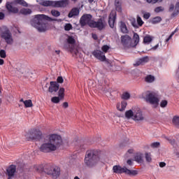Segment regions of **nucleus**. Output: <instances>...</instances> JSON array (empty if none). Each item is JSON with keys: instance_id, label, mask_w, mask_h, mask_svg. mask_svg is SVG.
Masks as SVG:
<instances>
[{"instance_id": "f3484780", "label": "nucleus", "mask_w": 179, "mask_h": 179, "mask_svg": "<svg viewBox=\"0 0 179 179\" xmlns=\"http://www.w3.org/2000/svg\"><path fill=\"white\" fill-rule=\"evenodd\" d=\"M7 175L8 176V179L12 178L15 176L16 173V165L12 164L8 166L6 169Z\"/></svg>"}, {"instance_id": "2f4dec72", "label": "nucleus", "mask_w": 179, "mask_h": 179, "mask_svg": "<svg viewBox=\"0 0 179 179\" xmlns=\"http://www.w3.org/2000/svg\"><path fill=\"white\" fill-rule=\"evenodd\" d=\"M121 99L122 100H129V99H131V94L128 92H124L121 95Z\"/></svg>"}, {"instance_id": "473e14b6", "label": "nucleus", "mask_w": 179, "mask_h": 179, "mask_svg": "<svg viewBox=\"0 0 179 179\" xmlns=\"http://www.w3.org/2000/svg\"><path fill=\"white\" fill-rule=\"evenodd\" d=\"M15 2L18 5L24 6L25 8H27V6H29V4H27V2H26L24 0H15Z\"/></svg>"}, {"instance_id": "4468645a", "label": "nucleus", "mask_w": 179, "mask_h": 179, "mask_svg": "<svg viewBox=\"0 0 179 179\" xmlns=\"http://www.w3.org/2000/svg\"><path fill=\"white\" fill-rule=\"evenodd\" d=\"M116 20H117V13L114 11L110 12L108 17V24L110 29H114V24H115Z\"/></svg>"}, {"instance_id": "a878e982", "label": "nucleus", "mask_w": 179, "mask_h": 179, "mask_svg": "<svg viewBox=\"0 0 179 179\" xmlns=\"http://www.w3.org/2000/svg\"><path fill=\"white\" fill-rule=\"evenodd\" d=\"M33 11H31V9L30 8H22L20 10V13H21V15H24L25 16H27V15H31V13Z\"/></svg>"}, {"instance_id": "5701e85b", "label": "nucleus", "mask_w": 179, "mask_h": 179, "mask_svg": "<svg viewBox=\"0 0 179 179\" xmlns=\"http://www.w3.org/2000/svg\"><path fill=\"white\" fill-rule=\"evenodd\" d=\"M138 171L137 170H131V169H128L126 167L125 171H124V174H126V176H134L135 177V176H138Z\"/></svg>"}, {"instance_id": "a211bd4d", "label": "nucleus", "mask_w": 179, "mask_h": 179, "mask_svg": "<svg viewBox=\"0 0 179 179\" xmlns=\"http://www.w3.org/2000/svg\"><path fill=\"white\" fill-rule=\"evenodd\" d=\"M127 167H122L120 165H115L113 167V173H115V174H123L125 173V170Z\"/></svg>"}, {"instance_id": "72a5a7b5", "label": "nucleus", "mask_w": 179, "mask_h": 179, "mask_svg": "<svg viewBox=\"0 0 179 179\" xmlns=\"http://www.w3.org/2000/svg\"><path fill=\"white\" fill-rule=\"evenodd\" d=\"M24 104L25 108L33 107V102L31 101V99H28L24 101Z\"/></svg>"}, {"instance_id": "393cba45", "label": "nucleus", "mask_w": 179, "mask_h": 179, "mask_svg": "<svg viewBox=\"0 0 179 179\" xmlns=\"http://www.w3.org/2000/svg\"><path fill=\"white\" fill-rule=\"evenodd\" d=\"M115 6L117 12L121 13L122 12V7L121 6V3L120 0H115Z\"/></svg>"}, {"instance_id": "f257e3e1", "label": "nucleus", "mask_w": 179, "mask_h": 179, "mask_svg": "<svg viewBox=\"0 0 179 179\" xmlns=\"http://www.w3.org/2000/svg\"><path fill=\"white\" fill-rule=\"evenodd\" d=\"M48 142L42 144L40 147L41 152L43 153H50V152H55L57 148L62 145V137L58 134H50L48 136Z\"/></svg>"}, {"instance_id": "0e129e2a", "label": "nucleus", "mask_w": 179, "mask_h": 179, "mask_svg": "<svg viewBox=\"0 0 179 179\" xmlns=\"http://www.w3.org/2000/svg\"><path fill=\"white\" fill-rule=\"evenodd\" d=\"M5 61L3 59H0V65H3Z\"/></svg>"}, {"instance_id": "79ce46f5", "label": "nucleus", "mask_w": 179, "mask_h": 179, "mask_svg": "<svg viewBox=\"0 0 179 179\" xmlns=\"http://www.w3.org/2000/svg\"><path fill=\"white\" fill-rule=\"evenodd\" d=\"M150 146L152 149H157V148L160 147V142H154L151 143Z\"/></svg>"}, {"instance_id": "b1692460", "label": "nucleus", "mask_w": 179, "mask_h": 179, "mask_svg": "<svg viewBox=\"0 0 179 179\" xmlns=\"http://www.w3.org/2000/svg\"><path fill=\"white\" fill-rule=\"evenodd\" d=\"M120 30L124 34H127V33H129L127 24L122 21L120 22Z\"/></svg>"}, {"instance_id": "2eb2a0df", "label": "nucleus", "mask_w": 179, "mask_h": 179, "mask_svg": "<svg viewBox=\"0 0 179 179\" xmlns=\"http://www.w3.org/2000/svg\"><path fill=\"white\" fill-rule=\"evenodd\" d=\"M50 85L48 88L49 93H57L59 90V84L57 83V81H50Z\"/></svg>"}, {"instance_id": "0eeeda50", "label": "nucleus", "mask_w": 179, "mask_h": 179, "mask_svg": "<svg viewBox=\"0 0 179 179\" xmlns=\"http://www.w3.org/2000/svg\"><path fill=\"white\" fill-rule=\"evenodd\" d=\"M145 99L147 103H150V104H152L156 106H159V97L157 96V94L155 92L147 91Z\"/></svg>"}, {"instance_id": "a19ab883", "label": "nucleus", "mask_w": 179, "mask_h": 179, "mask_svg": "<svg viewBox=\"0 0 179 179\" xmlns=\"http://www.w3.org/2000/svg\"><path fill=\"white\" fill-rule=\"evenodd\" d=\"M152 37L150 36H145L143 38V43L144 44H149V43H152Z\"/></svg>"}, {"instance_id": "e2e57ef3", "label": "nucleus", "mask_w": 179, "mask_h": 179, "mask_svg": "<svg viewBox=\"0 0 179 179\" xmlns=\"http://www.w3.org/2000/svg\"><path fill=\"white\" fill-rule=\"evenodd\" d=\"M127 153H129V155L134 154V149H129V150H128Z\"/></svg>"}, {"instance_id": "de8ad7c7", "label": "nucleus", "mask_w": 179, "mask_h": 179, "mask_svg": "<svg viewBox=\"0 0 179 179\" xmlns=\"http://www.w3.org/2000/svg\"><path fill=\"white\" fill-rule=\"evenodd\" d=\"M0 57L6 58V51H5V50H0Z\"/></svg>"}, {"instance_id": "774afa93", "label": "nucleus", "mask_w": 179, "mask_h": 179, "mask_svg": "<svg viewBox=\"0 0 179 179\" xmlns=\"http://www.w3.org/2000/svg\"><path fill=\"white\" fill-rule=\"evenodd\" d=\"M176 155L177 157H179V152H177L176 153Z\"/></svg>"}, {"instance_id": "aec40b11", "label": "nucleus", "mask_w": 179, "mask_h": 179, "mask_svg": "<svg viewBox=\"0 0 179 179\" xmlns=\"http://www.w3.org/2000/svg\"><path fill=\"white\" fill-rule=\"evenodd\" d=\"M127 106H128V103L126 102V101H122L121 103H117L116 108L118 110V111H125Z\"/></svg>"}, {"instance_id": "6e6552de", "label": "nucleus", "mask_w": 179, "mask_h": 179, "mask_svg": "<svg viewBox=\"0 0 179 179\" xmlns=\"http://www.w3.org/2000/svg\"><path fill=\"white\" fill-rule=\"evenodd\" d=\"M107 26V22H106V18L104 17H102L99 19H98L97 21H93L91 24V29H97V30H99V31H101V30H104L106 29V27Z\"/></svg>"}, {"instance_id": "cd10ccee", "label": "nucleus", "mask_w": 179, "mask_h": 179, "mask_svg": "<svg viewBox=\"0 0 179 179\" xmlns=\"http://www.w3.org/2000/svg\"><path fill=\"white\" fill-rule=\"evenodd\" d=\"M67 43L68 44H71L73 45V44H76V40L75 39V36H69L67 38Z\"/></svg>"}, {"instance_id": "4d7b16f0", "label": "nucleus", "mask_w": 179, "mask_h": 179, "mask_svg": "<svg viewBox=\"0 0 179 179\" xmlns=\"http://www.w3.org/2000/svg\"><path fill=\"white\" fill-rule=\"evenodd\" d=\"M92 38L94 39V40H99V37L97 36V34H92Z\"/></svg>"}, {"instance_id": "e433bc0d", "label": "nucleus", "mask_w": 179, "mask_h": 179, "mask_svg": "<svg viewBox=\"0 0 179 179\" xmlns=\"http://www.w3.org/2000/svg\"><path fill=\"white\" fill-rule=\"evenodd\" d=\"M145 160L148 163H152V154L150 152H145Z\"/></svg>"}, {"instance_id": "7c9ffc66", "label": "nucleus", "mask_w": 179, "mask_h": 179, "mask_svg": "<svg viewBox=\"0 0 179 179\" xmlns=\"http://www.w3.org/2000/svg\"><path fill=\"white\" fill-rule=\"evenodd\" d=\"M58 96L60 99H64V97H65V88H59L58 91Z\"/></svg>"}, {"instance_id": "39448f33", "label": "nucleus", "mask_w": 179, "mask_h": 179, "mask_svg": "<svg viewBox=\"0 0 179 179\" xmlns=\"http://www.w3.org/2000/svg\"><path fill=\"white\" fill-rule=\"evenodd\" d=\"M40 5L42 6H52V8H66L67 5H69V0H61V1H50V0H41Z\"/></svg>"}, {"instance_id": "bb28decb", "label": "nucleus", "mask_w": 179, "mask_h": 179, "mask_svg": "<svg viewBox=\"0 0 179 179\" xmlns=\"http://www.w3.org/2000/svg\"><path fill=\"white\" fill-rule=\"evenodd\" d=\"M135 111L132 110H129L125 112V117L127 120H130V118H134Z\"/></svg>"}, {"instance_id": "6e6d98bb", "label": "nucleus", "mask_w": 179, "mask_h": 179, "mask_svg": "<svg viewBox=\"0 0 179 179\" xmlns=\"http://www.w3.org/2000/svg\"><path fill=\"white\" fill-rule=\"evenodd\" d=\"M157 48H159V44L155 45V46L151 48L150 50H152V51H156V50H157Z\"/></svg>"}, {"instance_id": "ddd939ff", "label": "nucleus", "mask_w": 179, "mask_h": 179, "mask_svg": "<svg viewBox=\"0 0 179 179\" xmlns=\"http://www.w3.org/2000/svg\"><path fill=\"white\" fill-rule=\"evenodd\" d=\"M13 3H15V1H7L6 3V8L8 13H13L14 15H16V13H19V8L13 6Z\"/></svg>"}, {"instance_id": "69168bd1", "label": "nucleus", "mask_w": 179, "mask_h": 179, "mask_svg": "<svg viewBox=\"0 0 179 179\" xmlns=\"http://www.w3.org/2000/svg\"><path fill=\"white\" fill-rule=\"evenodd\" d=\"M56 54H57V55H59V54L61 53V50H55Z\"/></svg>"}, {"instance_id": "58836bf2", "label": "nucleus", "mask_w": 179, "mask_h": 179, "mask_svg": "<svg viewBox=\"0 0 179 179\" xmlns=\"http://www.w3.org/2000/svg\"><path fill=\"white\" fill-rule=\"evenodd\" d=\"M110 46H108V45H103L102 47H101V50H102V52H103L104 54L106 53V52H108V50H110Z\"/></svg>"}, {"instance_id": "052dcab7", "label": "nucleus", "mask_w": 179, "mask_h": 179, "mask_svg": "<svg viewBox=\"0 0 179 179\" xmlns=\"http://www.w3.org/2000/svg\"><path fill=\"white\" fill-rule=\"evenodd\" d=\"M159 167H166V162H159Z\"/></svg>"}, {"instance_id": "5fc2aeb1", "label": "nucleus", "mask_w": 179, "mask_h": 179, "mask_svg": "<svg viewBox=\"0 0 179 179\" xmlns=\"http://www.w3.org/2000/svg\"><path fill=\"white\" fill-rule=\"evenodd\" d=\"M5 19V14L2 12H0V20H3Z\"/></svg>"}, {"instance_id": "c9c22d12", "label": "nucleus", "mask_w": 179, "mask_h": 179, "mask_svg": "<svg viewBox=\"0 0 179 179\" xmlns=\"http://www.w3.org/2000/svg\"><path fill=\"white\" fill-rule=\"evenodd\" d=\"M179 14V1L176 3L175 11L172 13V16H177Z\"/></svg>"}, {"instance_id": "a18cd8bd", "label": "nucleus", "mask_w": 179, "mask_h": 179, "mask_svg": "<svg viewBox=\"0 0 179 179\" xmlns=\"http://www.w3.org/2000/svg\"><path fill=\"white\" fill-rule=\"evenodd\" d=\"M167 104H169L167 100H162L160 102V107H162V108H165V107H167Z\"/></svg>"}, {"instance_id": "4c0bfd02", "label": "nucleus", "mask_w": 179, "mask_h": 179, "mask_svg": "<svg viewBox=\"0 0 179 179\" xmlns=\"http://www.w3.org/2000/svg\"><path fill=\"white\" fill-rule=\"evenodd\" d=\"M62 100L59 96H53L51 99L52 103H54L55 104H58Z\"/></svg>"}, {"instance_id": "864d4df0", "label": "nucleus", "mask_w": 179, "mask_h": 179, "mask_svg": "<svg viewBox=\"0 0 179 179\" xmlns=\"http://www.w3.org/2000/svg\"><path fill=\"white\" fill-rule=\"evenodd\" d=\"M143 17H144V19H146V20L149 19V17H150V13H145L143 15Z\"/></svg>"}, {"instance_id": "6ab92c4d", "label": "nucleus", "mask_w": 179, "mask_h": 179, "mask_svg": "<svg viewBox=\"0 0 179 179\" xmlns=\"http://www.w3.org/2000/svg\"><path fill=\"white\" fill-rule=\"evenodd\" d=\"M146 62H149V57L145 56L141 57L136 60V63L134 64V66H139V65H142V64H146Z\"/></svg>"}, {"instance_id": "412c9836", "label": "nucleus", "mask_w": 179, "mask_h": 179, "mask_svg": "<svg viewBox=\"0 0 179 179\" xmlns=\"http://www.w3.org/2000/svg\"><path fill=\"white\" fill-rule=\"evenodd\" d=\"M79 8H73L68 14V17L71 18L73 16H79Z\"/></svg>"}, {"instance_id": "3c124183", "label": "nucleus", "mask_w": 179, "mask_h": 179, "mask_svg": "<svg viewBox=\"0 0 179 179\" xmlns=\"http://www.w3.org/2000/svg\"><path fill=\"white\" fill-rule=\"evenodd\" d=\"M57 83H64V78H62V76L57 77Z\"/></svg>"}, {"instance_id": "c03bdc74", "label": "nucleus", "mask_w": 179, "mask_h": 179, "mask_svg": "<svg viewBox=\"0 0 179 179\" xmlns=\"http://www.w3.org/2000/svg\"><path fill=\"white\" fill-rule=\"evenodd\" d=\"M73 29V27L72 25L71 24V23H67L64 25V30L66 31H69V30H72Z\"/></svg>"}, {"instance_id": "c85d7f7f", "label": "nucleus", "mask_w": 179, "mask_h": 179, "mask_svg": "<svg viewBox=\"0 0 179 179\" xmlns=\"http://www.w3.org/2000/svg\"><path fill=\"white\" fill-rule=\"evenodd\" d=\"M173 125L179 129V116H174L172 119Z\"/></svg>"}, {"instance_id": "49530a36", "label": "nucleus", "mask_w": 179, "mask_h": 179, "mask_svg": "<svg viewBox=\"0 0 179 179\" xmlns=\"http://www.w3.org/2000/svg\"><path fill=\"white\" fill-rule=\"evenodd\" d=\"M164 10V8L163 6H158L155 8V12L156 13H160V12H163Z\"/></svg>"}, {"instance_id": "423d86ee", "label": "nucleus", "mask_w": 179, "mask_h": 179, "mask_svg": "<svg viewBox=\"0 0 179 179\" xmlns=\"http://www.w3.org/2000/svg\"><path fill=\"white\" fill-rule=\"evenodd\" d=\"M43 171L53 179H57L61 176V169L58 166H46L43 169Z\"/></svg>"}, {"instance_id": "338daca9", "label": "nucleus", "mask_w": 179, "mask_h": 179, "mask_svg": "<svg viewBox=\"0 0 179 179\" xmlns=\"http://www.w3.org/2000/svg\"><path fill=\"white\" fill-rule=\"evenodd\" d=\"M86 148H87V144L85 143L84 144V149H85Z\"/></svg>"}, {"instance_id": "13d9d810", "label": "nucleus", "mask_w": 179, "mask_h": 179, "mask_svg": "<svg viewBox=\"0 0 179 179\" xmlns=\"http://www.w3.org/2000/svg\"><path fill=\"white\" fill-rule=\"evenodd\" d=\"M127 163L129 166H132V164H134V162H132V159H128Z\"/></svg>"}, {"instance_id": "680f3d73", "label": "nucleus", "mask_w": 179, "mask_h": 179, "mask_svg": "<svg viewBox=\"0 0 179 179\" xmlns=\"http://www.w3.org/2000/svg\"><path fill=\"white\" fill-rule=\"evenodd\" d=\"M69 104H68V102H64V103H63V107H64V108H68V107H69Z\"/></svg>"}, {"instance_id": "7ed1b4c3", "label": "nucleus", "mask_w": 179, "mask_h": 179, "mask_svg": "<svg viewBox=\"0 0 179 179\" xmlns=\"http://www.w3.org/2000/svg\"><path fill=\"white\" fill-rule=\"evenodd\" d=\"M100 162V151L99 150H87L84 159L87 167H94Z\"/></svg>"}, {"instance_id": "f03ea898", "label": "nucleus", "mask_w": 179, "mask_h": 179, "mask_svg": "<svg viewBox=\"0 0 179 179\" xmlns=\"http://www.w3.org/2000/svg\"><path fill=\"white\" fill-rule=\"evenodd\" d=\"M51 21H52V18L44 14L36 15L31 21V24L33 27H35L39 33H43L47 31V22Z\"/></svg>"}, {"instance_id": "9d476101", "label": "nucleus", "mask_w": 179, "mask_h": 179, "mask_svg": "<svg viewBox=\"0 0 179 179\" xmlns=\"http://www.w3.org/2000/svg\"><path fill=\"white\" fill-rule=\"evenodd\" d=\"M93 15L91 14H84L80 19V23L82 27L86 26L87 24L89 27H91L92 23H93V20H92Z\"/></svg>"}, {"instance_id": "37998d69", "label": "nucleus", "mask_w": 179, "mask_h": 179, "mask_svg": "<svg viewBox=\"0 0 179 179\" xmlns=\"http://www.w3.org/2000/svg\"><path fill=\"white\" fill-rule=\"evenodd\" d=\"M165 139H166V141H169V143H171V145H172V146L176 145V139H171L169 137L165 136L164 137Z\"/></svg>"}, {"instance_id": "603ef678", "label": "nucleus", "mask_w": 179, "mask_h": 179, "mask_svg": "<svg viewBox=\"0 0 179 179\" xmlns=\"http://www.w3.org/2000/svg\"><path fill=\"white\" fill-rule=\"evenodd\" d=\"M174 33H176V31H173L170 34V36L166 39V43H169V41L171 40V38H173V36H174Z\"/></svg>"}, {"instance_id": "1a4fd4ad", "label": "nucleus", "mask_w": 179, "mask_h": 179, "mask_svg": "<svg viewBox=\"0 0 179 179\" xmlns=\"http://www.w3.org/2000/svg\"><path fill=\"white\" fill-rule=\"evenodd\" d=\"M1 38L5 40L6 43L10 45L13 44V38L12 36V32L9 29H6L5 31H2L0 34Z\"/></svg>"}, {"instance_id": "9b49d317", "label": "nucleus", "mask_w": 179, "mask_h": 179, "mask_svg": "<svg viewBox=\"0 0 179 179\" xmlns=\"http://www.w3.org/2000/svg\"><path fill=\"white\" fill-rule=\"evenodd\" d=\"M29 139L31 141H41L43 139V133L40 129H34L30 131Z\"/></svg>"}, {"instance_id": "dca6fc26", "label": "nucleus", "mask_w": 179, "mask_h": 179, "mask_svg": "<svg viewBox=\"0 0 179 179\" xmlns=\"http://www.w3.org/2000/svg\"><path fill=\"white\" fill-rule=\"evenodd\" d=\"M132 120L134 121H143V114H142V110H141V109L138 108L136 111H134V115Z\"/></svg>"}, {"instance_id": "bf43d9fd", "label": "nucleus", "mask_w": 179, "mask_h": 179, "mask_svg": "<svg viewBox=\"0 0 179 179\" xmlns=\"http://www.w3.org/2000/svg\"><path fill=\"white\" fill-rule=\"evenodd\" d=\"M174 10V4H171L169 7V12H173Z\"/></svg>"}, {"instance_id": "f704fd0d", "label": "nucleus", "mask_w": 179, "mask_h": 179, "mask_svg": "<svg viewBox=\"0 0 179 179\" xmlns=\"http://www.w3.org/2000/svg\"><path fill=\"white\" fill-rule=\"evenodd\" d=\"M160 22H162V17L159 16L152 18L151 20L152 24H157V23H160Z\"/></svg>"}, {"instance_id": "c756f323", "label": "nucleus", "mask_w": 179, "mask_h": 179, "mask_svg": "<svg viewBox=\"0 0 179 179\" xmlns=\"http://www.w3.org/2000/svg\"><path fill=\"white\" fill-rule=\"evenodd\" d=\"M155 80V76L152 75H148L145 78V82L147 83H153V81Z\"/></svg>"}, {"instance_id": "4be33fe9", "label": "nucleus", "mask_w": 179, "mask_h": 179, "mask_svg": "<svg viewBox=\"0 0 179 179\" xmlns=\"http://www.w3.org/2000/svg\"><path fill=\"white\" fill-rule=\"evenodd\" d=\"M134 160L139 164L143 163V154L142 152L136 153L134 156Z\"/></svg>"}, {"instance_id": "f8f14e48", "label": "nucleus", "mask_w": 179, "mask_h": 179, "mask_svg": "<svg viewBox=\"0 0 179 179\" xmlns=\"http://www.w3.org/2000/svg\"><path fill=\"white\" fill-rule=\"evenodd\" d=\"M92 55L94 57V58L99 59V61H101V62H104V61L107 59L106 57V54L99 50H94L92 51Z\"/></svg>"}, {"instance_id": "8fccbe9b", "label": "nucleus", "mask_w": 179, "mask_h": 179, "mask_svg": "<svg viewBox=\"0 0 179 179\" xmlns=\"http://www.w3.org/2000/svg\"><path fill=\"white\" fill-rule=\"evenodd\" d=\"M148 3H157V2H162L163 0H146Z\"/></svg>"}, {"instance_id": "ea45409f", "label": "nucleus", "mask_w": 179, "mask_h": 179, "mask_svg": "<svg viewBox=\"0 0 179 179\" xmlns=\"http://www.w3.org/2000/svg\"><path fill=\"white\" fill-rule=\"evenodd\" d=\"M51 13L52 16H55V17H58L59 16H61V13L57 10H52Z\"/></svg>"}, {"instance_id": "20e7f679", "label": "nucleus", "mask_w": 179, "mask_h": 179, "mask_svg": "<svg viewBox=\"0 0 179 179\" xmlns=\"http://www.w3.org/2000/svg\"><path fill=\"white\" fill-rule=\"evenodd\" d=\"M121 43L124 48H135L139 44V35L134 32L133 41L129 35H123L121 36Z\"/></svg>"}, {"instance_id": "09e8293b", "label": "nucleus", "mask_w": 179, "mask_h": 179, "mask_svg": "<svg viewBox=\"0 0 179 179\" xmlns=\"http://www.w3.org/2000/svg\"><path fill=\"white\" fill-rule=\"evenodd\" d=\"M137 23L138 26H142L143 24V20H142V18L141 17H137Z\"/></svg>"}]
</instances>
